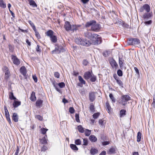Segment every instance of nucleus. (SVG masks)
I'll return each instance as SVG.
<instances>
[{
	"label": "nucleus",
	"instance_id": "obj_12",
	"mask_svg": "<svg viewBox=\"0 0 155 155\" xmlns=\"http://www.w3.org/2000/svg\"><path fill=\"white\" fill-rule=\"evenodd\" d=\"M21 73L24 77H26L27 70L25 66H22L20 69Z\"/></svg>",
	"mask_w": 155,
	"mask_h": 155
},
{
	"label": "nucleus",
	"instance_id": "obj_51",
	"mask_svg": "<svg viewBox=\"0 0 155 155\" xmlns=\"http://www.w3.org/2000/svg\"><path fill=\"white\" fill-rule=\"evenodd\" d=\"M75 120L77 122H80L79 114H76L75 115Z\"/></svg>",
	"mask_w": 155,
	"mask_h": 155
},
{
	"label": "nucleus",
	"instance_id": "obj_20",
	"mask_svg": "<svg viewBox=\"0 0 155 155\" xmlns=\"http://www.w3.org/2000/svg\"><path fill=\"white\" fill-rule=\"evenodd\" d=\"M21 104V102L20 101L14 100L13 103V105L14 108H16L20 105Z\"/></svg>",
	"mask_w": 155,
	"mask_h": 155
},
{
	"label": "nucleus",
	"instance_id": "obj_61",
	"mask_svg": "<svg viewBox=\"0 0 155 155\" xmlns=\"http://www.w3.org/2000/svg\"><path fill=\"white\" fill-rule=\"evenodd\" d=\"M110 143L109 141H106L102 142V144L104 146H105L108 145Z\"/></svg>",
	"mask_w": 155,
	"mask_h": 155
},
{
	"label": "nucleus",
	"instance_id": "obj_13",
	"mask_svg": "<svg viewBox=\"0 0 155 155\" xmlns=\"http://www.w3.org/2000/svg\"><path fill=\"white\" fill-rule=\"evenodd\" d=\"M94 93H95L94 92H91L89 93V100L91 102L93 101L95 99V97Z\"/></svg>",
	"mask_w": 155,
	"mask_h": 155
},
{
	"label": "nucleus",
	"instance_id": "obj_41",
	"mask_svg": "<svg viewBox=\"0 0 155 155\" xmlns=\"http://www.w3.org/2000/svg\"><path fill=\"white\" fill-rule=\"evenodd\" d=\"M91 134V130L88 129H86L85 132V135L86 136H89Z\"/></svg>",
	"mask_w": 155,
	"mask_h": 155
},
{
	"label": "nucleus",
	"instance_id": "obj_55",
	"mask_svg": "<svg viewBox=\"0 0 155 155\" xmlns=\"http://www.w3.org/2000/svg\"><path fill=\"white\" fill-rule=\"evenodd\" d=\"M48 149L47 147L45 145H43L42 147H41V151L45 152L46 150Z\"/></svg>",
	"mask_w": 155,
	"mask_h": 155
},
{
	"label": "nucleus",
	"instance_id": "obj_35",
	"mask_svg": "<svg viewBox=\"0 0 155 155\" xmlns=\"http://www.w3.org/2000/svg\"><path fill=\"white\" fill-rule=\"evenodd\" d=\"M0 7L3 8H5L6 7V4L4 3L3 0H0Z\"/></svg>",
	"mask_w": 155,
	"mask_h": 155
},
{
	"label": "nucleus",
	"instance_id": "obj_23",
	"mask_svg": "<svg viewBox=\"0 0 155 155\" xmlns=\"http://www.w3.org/2000/svg\"><path fill=\"white\" fill-rule=\"evenodd\" d=\"M110 63L111 66L114 68V67L115 68H116L118 66V64L116 62L114 59L110 61Z\"/></svg>",
	"mask_w": 155,
	"mask_h": 155
},
{
	"label": "nucleus",
	"instance_id": "obj_6",
	"mask_svg": "<svg viewBox=\"0 0 155 155\" xmlns=\"http://www.w3.org/2000/svg\"><path fill=\"white\" fill-rule=\"evenodd\" d=\"M11 58L13 63L15 65H18L20 64V61L16 56L12 55Z\"/></svg>",
	"mask_w": 155,
	"mask_h": 155
},
{
	"label": "nucleus",
	"instance_id": "obj_4",
	"mask_svg": "<svg viewBox=\"0 0 155 155\" xmlns=\"http://www.w3.org/2000/svg\"><path fill=\"white\" fill-rule=\"evenodd\" d=\"M120 100L119 103L123 106H125L128 101L131 100V98L128 95H122Z\"/></svg>",
	"mask_w": 155,
	"mask_h": 155
},
{
	"label": "nucleus",
	"instance_id": "obj_36",
	"mask_svg": "<svg viewBox=\"0 0 155 155\" xmlns=\"http://www.w3.org/2000/svg\"><path fill=\"white\" fill-rule=\"evenodd\" d=\"M78 78L81 84H85L86 82L82 78L81 76H78Z\"/></svg>",
	"mask_w": 155,
	"mask_h": 155
},
{
	"label": "nucleus",
	"instance_id": "obj_30",
	"mask_svg": "<svg viewBox=\"0 0 155 155\" xmlns=\"http://www.w3.org/2000/svg\"><path fill=\"white\" fill-rule=\"evenodd\" d=\"M10 75L9 71H5V79L8 80Z\"/></svg>",
	"mask_w": 155,
	"mask_h": 155
},
{
	"label": "nucleus",
	"instance_id": "obj_8",
	"mask_svg": "<svg viewBox=\"0 0 155 155\" xmlns=\"http://www.w3.org/2000/svg\"><path fill=\"white\" fill-rule=\"evenodd\" d=\"M100 25L96 23L93 25L92 28H91V30L93 31H98L100 30Z\"/></svg>",
	"mask_w": 155,
	"mask_h": 155
},
{
	"label": "nucleus",
	"instance_id": "obj_5",
	"mask_svg": "<svg viewBox=\"0 0 155 155\" xmlns=\"http://www.w3.org/2000/svg\"><path fill=\"white\" fill-rule=\"evenodd\" d=\"M127 42L129 45H134L140 43V41L137 38H130L128 39Z\"/></svg>",
	"mask_w": 155,
	"mask_h": 155
},
{
	"label": "nucleus",
	"instance_id": "obj_52",
	"mask_svg": "<svg viewBox=\"0 0 155 155\" xmlns=\"http://www.w3.org/2000/svg\"><path fill=\"white\" fill-rule=\"evenodd\" d=\"M28 22L30 25L32 26L33 30H35V29L36 28L34 23L31 21H29Z\"/></svg>",
	"mask_w": 155,
	"mask_h": 155
},
{
	"label": "nucleus",
	"instance_id": "obj_15",
	"mask_svg": "<svg viewBox=\"0 0 155 155\" xmlns=\"http://www.w3.org/2000/svg\"><path fill=\"white\" fill-rule=\"evenodd\" d=\"M84 36L86 37H87L91 40V38L93 36V34H92L91 32H89L87 30L84 32Z\"/></svg>",
	"mask_w": 155,
	"mask_h": 155
},
{
	"label": "nucleus",
	"instance_id": "obj_62",
	"mask_svg": "<svg viewBox=\"0 0 155 155\" xmlns=\"http://www.w3.org/2000/svg\"><path fill=\"white\" fill-rule=\"evenodd\" d=\"M134 69L136 72L137 74L139 75V70L136 67H134Z\"/></svg>",
	"mask_w": 155,
	"mask_h": 155
},
{
	"label": "nucleus",
	"instance_id": "obj_58",
	"mask_svg": "<svg viewBox=\"0 0 155 155\" xmlns=\"http://www.w3.org/2000/svg\"><path fill=\"white\" fill-rule=\"evenodd\" d=\"M19 147L17 146V149L14 155H18L19 151Z\"/></svg>",
	"mask_w": 155,
	"mask_h": 155
},
{
	"label": "nucleus",
	"instance_id": "obj_9",
	"mask_svg": "<svg viewBox=\"0 0 155 155\" xmlns=\"http://www.w3.org/2000/svg\"><path fill=\"white\" fill-rule=\"evenodd\" d=\"M93 74L92 71L91 72L89 71L86 72L84 75V78L86 80H88L92 76Z\"/></svg>",
	"mask_w": 155,
	"mask_h": 155
},
{
	"label": "nucleus",
	"instance_id": "obj_48",
	"mask_svg": "<svg viewBox=\"0 0 155 155\" xmlns=\"http://www.w3.org/2000/svg\"><path fill=\"white\" fill-rule=\"evenodd\" d=\"M117 75L120 77H121L123 75V72L120 69H119L117 72Z\"/></svg>",
	"mask_w": 155,
	"mask_h": 155
},
{
	"label": "nucleus",
	"instance_id": "obj_63",
	"mask_svg": "<svg viewBox=\"0 0 155 155\" xmlns=\"http://www.w3.org/2000/svg\"><path fill=\"white\" fill-rule=\"evenodd\" d=\"M89 0H81V2L84 4H85L87 3Z\"/></svg>",
	"mask_w": 155,
	"mask_h": 155
},
{
	"label": "nucleus",
	"instance_id": "obj_33",
	"mask_svg": "<svg viewBox=\"0 0 155 155\" xmlns=\"http://www.w3.org/2000/svg\"><path fill=\"white\" fill-rule=\"evenodd\" d=\"M141 133L140 132H138L137 134V142H139L141 140Z\"/></svg>",
	"mask_w": 155,
	"mask_h": 155
},
{
	"label": "nucleus",
	"instance_id": "obj_17",
	"mask_svg": "<svg viewBox=\"0 0 155 155\" xmlns=\"http://www.w3.org/2000/svg\"><path fill=\"white\" fill-rule=\"evenodd\" d=\"M43 103V101L41 99H39L37 100L35 103L36 106L37 107H41L42 106Z\"/></svg>",
	"mask_w": 155,
	"mask_h": 155
},
{
	"label": "nucleus",
	"instance_id": "obj_39",
	"mask_svg": "<svg viewBox=\"0 0 155 155\" xmlns=\"http://www.w3.org/2000/svg\"><path fill=\"white\" fill-rule=\"evenodd\" d=\"M117 84L119 85V86L121 87H123V84L122 82L119 79V80H117L116 81Z\"/></svg>",
	"mask_w": 155,
	"mask_h": 155
},
{
	"label": "nucleus",
	"instance_id": "obj_64",
	"mask_svg": "<svg viewBox=\"0 0 155 155\" xmlns=\"http://www.w3.org/2000/svg\"><path fill=\"white\" fill-rule=\"evenodd\" d=\"M152 23V21L151 20H150L149 21H146L144 22V23L146 24L147 25H150Z\"/></svg>",
	"mask_w": 155,
	"mask_h": 155
},
{
	"label": "nucleus",
	"instance_id": "obj_29",
	"mask_svg": "<svg viewBox=\"0 0 155 155\" xmlns=\"http://www.w3.org/2000/svg\"><path fill=\"white\" fill-rule=\"evenodd\" d=\"M9 98L11 100H15L16 99V98L13 95V93L12 92H11L9 94Z\"/></svg>",
	"mask_w": 155,
	"mask_h": 155
},
{
	"label": "nucleus",
	"instance_id": "obj_49",
	"mask_svg": "<svg viewBox=\"0 0 155 155\" xmlns=\"http://www.w3.org/2000/svg\"><path fill=\"white\" fill-rule=\"evenodd\" d=\"M109 96L112 102L113 103H115V99L113 96L112 94H110Z\"/></svg>",
	"mask_w": 155,
	"mask_h": 155
},
{
	"label": "nucleus",
	"instance_id": "obj_57",
	"mask_svg": "<svg viewBox=\"0 0 155 155\" xmlns=\"http://www.w3.org/2000/svg\"><path fill=\"white\" fill-rule=\"evenodd\" d=\"M122 25L124 27L126 28H129V25H128L125 23L124 21H122Z\"/></svg>",
	"mask_w": 155,
	"mask_h": 155
},
{
	"label": "nucleus",
	"instance_id": "obj_18",
	"mask_svg": "<svg viewBox=\"0 0 155 155\" xmlns=\"http://www.w3.org/2000/svg\"><path fill=\"white\" fill-rule=\"evenodd\" d=\"M54 32L51 30H49L45 33V35L50 38L53 36Z\"/></svg>",
	"mask_w": 155,
	"mask_h": 155
},
{
	"label": "nucleus",
	"instance_id": "obj_45",
	"mask_svg": "<svg viewBox=\"0 0 155 155\" xmlns=\"http://www.w3.org/2000/svg\"><path fill=\"white\" fill-rule=\"evenodd\" d=\"M48 130L47 129H45L44 128H42L41 129V133L43 134H45L46 132V131Z\"/></svg>",
	"mask_w": 155,
	"mask_h": 155
},
{
	"label": "nucleus",
	"instance_id": "obj_1",
	"mask_svg": "<svg viewBox=\"0 0 155 155\" xmlns=\"http://www.w3.org/2000/svg\"><path fill=\"white\" fill-rule=\"evenodd\" d=\"M80 27H81V25H71L70 22L67 21L65 22L64 26V28L66 31H71L73 32L78 30V28Z\"/></svg>",
	"mask_w": 155,
	"mask_h": 155
},
{
	"label": "nucleus",
	"instance_id": "obj_7",
	"mask_svg": "<svg viewBox=\"0 0 155 155\" xmlns=\"http://www.w3.org/2000/svg\"><path fill=\"white\" fill-rule=\"evenodd\" d=\"M144 10H145L147 12H150V6L147 4H144L139 9V11L141 12H143Z\"/></svg>",
	"mask_w": 155,
	"mask_h": 155
},
{
	"label": "nucleus",
	"instance_id": "obj_47",
	"mask_svg": "<svg viewBox=\"0 0 155 155\" xmlns=\"http://www.w3.org/2000/svg\"><path fill=\"white\" fill-rule=\"evenodd\" d=\"M106 105L108 110L109 111H110L111 109V107L108 101L106 102Z\"/></svg>",
	"mask_w": 155,
	"mask_h": 155
},
{
	"label": "nucleus",
	"instance_id": "obj_3",
	"mask_svg": "<svg viewBox=\"0 0 155 155\" xmlns=\"http://www.w3.org/2000/svg\"><path fill=\"white\" fill-rule=\"evenodd\" d=\"M75 43L78 44L86 46H88L91 44V42L89 40L86 39L76 38L75 39Z\"/></svg>",
	"mask_w": 155,
	"mask_h": 155
},
{
	"label": "nucleus",
	"instance_id": "obj_26",
	"mask_svg": "<svg viewBox=\"0 0 155 155\" xmlns=\"http://www.w3.org/2000/svg\"><path fill=\"white\" fill-rule=\"evenodd\" d=\"M124 59L123 58H120L119 57V62L120 67L121 69H122V68L123 67V61H124Z\"/></svg>",
	"mask_w": 155,
	"mask_h": 155
},
{
	"label": "nucleus",
	"instance_id": "obj_34",
	"mask_svg": "<svg viewBox=\"0 0 155 155\" xmlns=\"http://www.w3.org/2000/svg\"><path fill=\"white\" fill-rule=\"evenodd\" d=\"M70 146L71 148L73 150H78V148L75 144H71Z\"/></svg>",
	"mask_w": 155,
	"mask_h": 155
},
{
	"label": "nucleus",
	"instance_id": "obj_46",
	"mask_svg": "<svg viewBox=\"0 0 155 155\" xmlns=\"http://www.w3.org/2000/svg\"><path fill=\"white\" fill-rule=\"evenodd\" d=\"M100 115V113L98 112L95 113L93 115V118H94L95 119H97L98 118V117H99Z\"/></svg>",
	"mask_w": 155,
	"mask_h": 155
},
{
	"label": "nucleus",
	"instance_id": "obj_16",
	"mask_svg": "<svg viewBox=\"0 0 155 155\" xmlns=\"http://www.w3.org/2000/svg\"><path fill=\"white\" fill-rule=\"evenodd\" d=\"M12 119L15 122H17L18 121V116L16 113H14L12 117Z\"/></svg>",
	"mask_w": 155,
	"mask_h": 155
},
{
	"label": "nucleus",
	"instance_id": "obj_60",
	"mask_svg": "<svg viewBox=\"0 0 155 155\" xmlns=\"http://www.w3.org/2000/svg\"><path fill=\"white\" fill-rule=\"evenodd\" d=\"M88 63V61L86 60L85 59L83 61V64L85 66L87 65Z\"/></svg>",
	"mask_w": 155,
	"mask_h": 155
},
{
	"label": "nucleus",
	"instance_id": "obj_11",
	"mask_svg": "<svg viewBox=\"0 0 155 155\" xmlns=\"http://www.w3.org/2000/svg\"><path fill=\"white\" fill-rule=\"evenodd\" d=\"M152 13L147 12L145 13L143 16V18L146 20L150 19L151 17H152Z\"/></svg>",
	"mask_w": 155,
	"mask_h": 155
},
{
	"label": "nucleus",
	"instance_id": "obj_2",
	"mask_svg": "<svg viewBox=\"0 0 155 155\" xmlns=\"http://www.w3.org/2000/svg\"><path fill=\"white\" fill-rule=\"evenodd\" d=\"M91 44L94 45H98L100 44L102 41V38L97 34H93V36L90 40Z\"/></svg>",
	"mask_w": 155,
	"mask_h": 155
},
{
	"label": "nucleus",
	"instance_id": "obj_25",
	"mask_svg": "<svg viewBox=\"0 0 155 155\" xmlns=\"http://www.w3.org/2000/svg\"><path fill=\"white\" fill-rule=\"evenodd\" d=\"M40 143L41 144H47V141L45 137H43L42 138L40 139Z\"/></svg>",
	"mask_w": 155,
	"mask_h": 155
},
{
	"label": "nucleus",
	"instance_id": "obj_10",
	"mask_svg": "<svg viewBox=\"0 0 155 155\" xmlns=\"http://www.w3.org/2000/svg\"><path fill=\"white\" fill-rule=\"evenodd\" d=\"M96 23V21L95 20H91L87 22L85 24V26L86 28H88L90 27H91V28H92L93 25Z\"/></svg>",
	"mask_w": 155,
	"mask_h": 155
},
{
	"label": "nucleus",
	"instance_id": "obj_22",
	"mask_svg": "<svg viewBox=\"0 0 155 155\" xmlns=\"http://www.w3.org/2000/svg\"><path fill=\"white\" fill-rule=\"evenodd\" d=\"M50 39L51 41L54 43L57 42L58 40L57 36L54 35L50 38Z\"/></svg>",
	"mask_w": 155,
	"mask_h": 155
},
{
	"label": "nucleus",
	"instance_id": "obj_43",
	"mask_svg": "<svg viewBox=\"0 0 155 155\" xmlns=\"http://www.w3.org/2000/svg\"><path fill=\"white\" fill-rule=\"evenodd\" d=\"M35 118L40 121H42L43 120V117L39 115H36L35 116Z\"/></svg>",
	"mask_w": 155,
	"mask_h": 155
},
{
	"label": "nucleus",
	"instance_id": "obj_21",
	"mask_svg": "<svg viewBox=\"0 0 155 155\" xmlns=\"http://www.w3.org/2000/svg\"><path fill=\"white\" fill-rule=\"evenodd\" d=\"M30 98L32 101H34L36 100V98L35 95V93L34 92H32Z\"/></svg>",
	"mask_w": 155,
	"mask_h": 155
},
{
	"label": "nucleus",
	"instance_id": "obj_42",
	"mask_svg": "<svg viewBox=\"0 0 155 155\" xmlns=\"http://www.w3.org/2000/svg\"><path fill=\"white\" fill-rule=\"evenodd\" d=\"M83 145L84 146H87L88 144V140L87 138H84L83 139Z\"/></svg>",
	"mask_w": 155,
	"mask_h": 155
},
{
	"label": "nucleus",
	"instance_id": "obj_19",
	"mask_svg": "<svg viewBox=\"0 0 155 155\" xmlns=\"http://www.w3.org/2000/svg\"><path fill=\"white\" fill-rule=\"evenodd\" d=\"M116 150L115 148L111 147L107 151V153L110 154H114L116 153Z\"/></svg>",
	"mask_w": 155,
	"mask_h": 155
},
{
	"label": "nucleus",
	"instance_id": "obj_54",
	"mask_svg": "<svg viewBox=\"0 0 155 155\" xmlns=\"http://www.w3.org/2000/svg\"><path fill=\"white\" fill-rule=\"evenodd\" d=\"M75 110L73 107H71L69 108V111L71 114H73Z\"/></svg>",
	"mask_w": 155,
	"mask_h": 155
},
{
	"label": "nucleus",
	"instance_id": "obj_53",
	"mask_svg": "<svg viewBox=\"0 0 155 155\" xmlns=\"http://www.w3.org/2000/svg\"><path fill=\"white\" fill-rule=\"evenodd\" d=\"M58 85L60 88H62L65 87V84L64 83L62 82L59 83L58 84Z\"/></svg>",
	"mask_w": 155,
	"mask_h": 155
},
{
	"label": "nucleus",
	"instance_id": "obj_24",
	"mask_svg": "<svg viewBox=\"0 0 155 155\" xmlns=\"http://www.w3.org/2000/svg\"><path fill=\"white\" fill-rule=\"evenodd\" d=\"M89 139L91 142H96L97 140V138L94 135H91L89 137Z\"/></svg>",
	"mask_w": 155,
	"mask_h": 155
},
{
	"label": "nucleus",
	"instance_id": "obj_32",
	"mask_svg": "<svg viewBox=\"0 0 155 155\" xmlns=\"http://www.w3.org/2000/svg\"><path fill=\"white\" fill-rule=\"evenodd\" d=\"M96 80L97 77L96 76L93 74L92 75V76L90 79V80L92 82H94L96 81Z\"/></svg>",
	"mask_w": 155,
	"mask_h": 155
},
{
	"label": "nucleus",
	"instance_id": "obj_56",
	"mask_svg": "<svg viewBox=\"0 0 155 155\" xmlns=\"http://www.w3.org/2000/svg\"><path fill=\"white\" fill-rule=\"evenodd\" d=\"M54 76L57 78H59L60 77V74L58 72H55L54 74Z\"/></svg>",
	"mask_w": 155,
	"mask_h": 155
},
{
	"label": "nucleus",
	"instance_id": "obj_27",
	"mask_svg": "<svg viewBox=\"0 0 155 155\" xmlns=\"http://www.w3.org/2000/svg\"><path fill=\"white\" fill-rule=\"evenodd\" d=\"M29 1V4L31 6L33 7H37V5L35 2L33 0H28Z\"/></svg>",
	"mask_w": 155,
	"mask_h": 155
},
{
	"label": "nucleus",
	"instance_id": "obj_31",
	"mask_svg": "<svg viewBox=\"0 0 155 155\" xmlns=\"http://www.w3.org/2000/svg\"><path fill=\"white\" fill-rule=\"evenodd\" d=\"M77 128L79 131L80 133H83L84 132V128L81 125L78 126Z\"/></svg>",
	"mask_w": 155,
	"mask_h": 155
},
{
	"label": "nucleus",
	"instance_id": "obj_28",
	"mask_svg": "<svg viewBox=\"0 0 155 155\" xmlns=\"http://www.w3.org/2000/svg\"><path fill=\"white\" fill-rule=\"evenodd\" d=\"M90 153L92 155H94L97 154L98 152L97 150L95 148H91L90 150Z\"/></svg>",
	"mask_w": 155,
	"mask_h": 155
},
{
	"label": "nucleus",
	"instance_id": "obj_40",
	"mask_svg": "<svg viewBox=\"0 0 155 155\" xmlns=\"http://www.w3.org/2000/svg\"><path fill=\"white\" fill-rule=\"evenodd\" d=\"M36 51L38 53H40L41 51V47L38 45H37V47L36 48Z\"/></svg>",
	"mask_w": 155,
	"mask_h": 155
},
{
	"label": "nucleus",
	"instance_id": "obj_38",
	"mask_svg": "<svg viewBox=\"0 0 155 155\" xmlns=\"http://www.w3.org/2000/svg\"><path fill=\"white\" fill-rule=\"evenodd\" d=\"M89 108L90 111L92 112H94L95 111V108L93 104H91L89 107Z\"/></svg>",
	"mask_w": 155,
	"mask_h": 155
},
{
	"label": "nucleus",
	"instance_id": "obj_50",
	"mask_svg": "<svg viewBox=\"0 0 155 155\" xmlns=\"http://www.w3.org/2000/svg\"><path fill=\"white\" fill-rule=\"evenodd\" d=\"M75 143L76 145H80L81 144V141L79 139H77L75 141Z\"/></svg>",
	"mask_w": 155,
	"mask_h": 155
},
{
	"label": "nucleus",
	"instance_id": "obj_14",
	"mask_svg": "<svg viewBox=\"0 0 155 155\" xmlns=\"http://www.w3.org/2000/svg\"><path fill=\"white\" fill-rule=\"evenodd\" d=\"M56 47H55L54 49L51 51L52 54H59L61 53V51L59 50L60 47H59L58 44H56L55 45Z\"/></svg>",
	"mask_w": 155,
	"mask_h": 155
},
{
	"label": "nucleus",
	"instance_id": "obj_44",
	"mask_svg": "<svg viewBox=\"0 0 155 155\" xmlns=\"http://www.w3.org/2000/svg\"><path fill=\"white\" fill-rule=\"evenodd\" d=\"M35 30H34L35 32V35L36 36L37 38L38 39H40L41 38V36L38 32L37 31L36 29H35Z\"/></svg>",
	"mask_w": 155,
	"mask_h": 155
},
{
	"label": "nucleus",
	"instance_id": "obj_59",
	"mask_svg": "<svg viewBox=\"0 0 155 155\" xmlns=\"http://www.w3.org/2000/svg\"><path fill=\"white\" fill-rule=\"evenodd\" d=\"M32 78L35 82H37V81H38L37 78L35 75H32Z\"/></svg>",
	"mask_w": 155,
	"mask_h": 155
},
{
	"label": "nucleus",
	"instance_id": "obj_37",
	"mask_svg": "<svg viewBox=\"0 0 155 155\" xmlns=\"http://www.w3.org/2000/svg\"><path fill=\"white\" fill-rule=\"evenodd\" d=\"M126 112V110H124L123 109L120 110V117L125 115Z\"/></svg>",
	"mask_w": 155,
	"mask_h": 155
}]
</instances>
